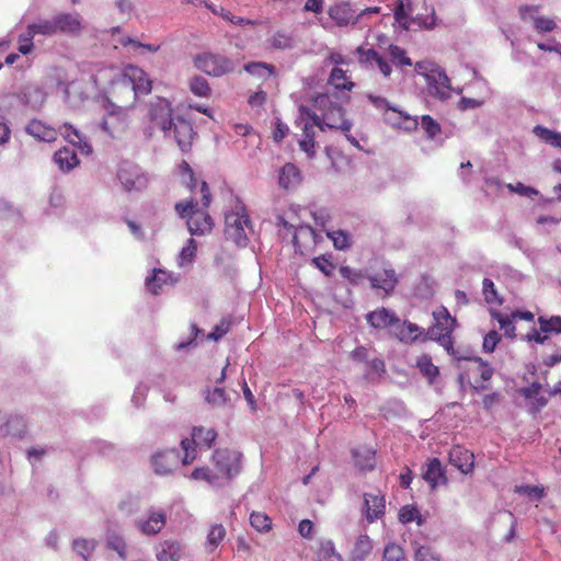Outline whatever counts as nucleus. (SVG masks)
<instances>
[{
  "instance_id": "obj_1",
  "label": "nucleus",
  "mask_w": 561,
  "mask_h": 561,
  "mask_svg": "<svg viewBox=\"0 0 561 561\" xmlns=\"http://www.w3.org/2000/svg\"><path fill=\"white\" fill-rule=\"evenodd\" d=\"M202 194V207H198V203L194 199L182 201L175 204L174 208L176 214L181 218H186L187 229L191 234L202 236L209 232L213 229V219L205 210L208 208L211 194L208 184L203 181L201 183Z\"/></svg>"
},
{
  "instance_id": "obj_2",
  "label": "nucleus",
  "mask_w": 561,
  "mask_h": 561,
  "mask_svg": "<svg viewBox=\"0 0 561 561\" xmlns=\"http://www.w3.org/2000/svg\"><path fill=\"white\" fill-rule=\"evenodd\" d=\"M152 81L149 76L137 66L125 68L121 80L113 84V92L117 95L126 94V102L133 107L138 95H147L151 92Z\"/></svg>"
},
{
  "instance_id": "obj_3",
  "label": "nucleus",
  "mask_w": 561,
  "mask_h": 561,
  "mask_svg": "<svg viewBox=\"0 0 561 561\" xmlns=\"http://www.w3.org/2000/svg\"><path fill=\"white\" fill-rule=\"evenodd\" d=\"M314 105L323 111L322 117H320L323 124V131L325 128L341 129L343 131L351 130L352 123L344 118V108L341 105L333 103L329 95H318L314 100Z\"/></svg>"
},
{
  "instance_id": "obj_4",
  "label": "nucleus",
  "mask_w": 561,
  "mask_h": 561,
  "mask_svg": "<svg viewBox=\"0 0 561 561\" xmlns=\"http://www.w3.org/2000/svg\"><path fill=\"white\" fill-rule=\"evenodd\" d=\"M298 116L296 118L297 126L301 127L304 138L299 141L300 149L310 158L314 156V127L323 131V124L320 116L307 106H299Z\"/></svg>"
},
{
  "instance_id": "obj_5",
  "label": "nucleus",
  "mask_w": 561,
  "mask_h": 561,
  "mask_svg": "<svg viewBox=\"0 0 561 561\" xmlns=\"http://www.w3.org/2000/svg\"><path fill=\"white\" fill-rule=\"evenodd\" d=\"M435 324L424 334L423 341H437L446 350L451 346V333L454 331L456 319L453 318L445 307H439L433 312Z\"/></svg>"
},
{
  "instance_id": "obj_6",
  "label": "nucleus",
  "mask_w": 561,
  "mask_h": 561,
  "mask_svg": "<svg viewBox=\"0 0 561 561\" xmlns=\"http://www.w3.org/2000/svg\"><path fill=\"white\" fill-rule=\"evenodd\" d=\"M116 178L124 191L128 193L141 192L149 183L148 173L141 167L128 160H124L118 164Z\"/></svg>"
},
{
  "instance_id": "obj_7",
  "label": "nucleus",
  "mask_w": 561,
  "mask_h": 561,
  "mask_svg": "<svg viewBox=\"0 0 561 561\" xmlns=\"http://www.w3.org/2000/svg\"><path fill=\"white\" fill-rule=\"evenodd\" d=\"M104 107L106 115L100 123V128L110 137L115 138L125 130L127 126V111L130 107L127 104L117 105L110 100H106Z\"/></svg>"
},
{
  "instance_id": "obj_8",
  "label": "nucleus",
  "mask_w": 561,
  "mask_h": 561,
  "mask_svg": "<svg viewBox=\"0 0 561 561\" xmlns=\"http://www.w3.org/2000/svg\"><path fill=\"white\" fill-rule=\"evenodd\" d=\"M194 62L197 69L214 77H221L234 70V62L231 59L211 53L196 56Z\"/></svg>"
},
{
  "instance_id": "obj_9",
  "label": "nucleus",
  "mask_w": 561,
  "mask_h": 561,
  "mask_svg": "<svg viewBox=\"0 0 561 561\" xmlns=\"http://www.w3.org/2000/svg\"><path fill=\"white\" fill-rule=\"evenodd\" d=\"M247 229L250 227V218L244 213H230L226 215V234L240 247H245L248 243Z\"/></svg>"
},
{
  "instance_id": "obj_10",
  "label": "nucleus",
  "mask_w": 561,
  "mask_h": 561,
  "mask_svg": "<svg viewBox=\"0 0 561 561\" xmlns=\"http://www.w3.org/2000/svg\"><path fill=\"white\" fill-rule=\"evenodd\" d=\"M241 453L231 449H217L213 459L219 473L231 478L239 473L241 463Z\"/></svg>"
},
{
  "instance_id": "obj_11",
  "label": "nucleus",
  "mask_w": 561,
  "mask_h": 561,
  "mask_svg": "<svg viewBox=\"0 0 561 561\" xmlns=\"http://www.w3.org/2000/svg\"><path fill=\"white\" fill-rule=\"evenodd\" d=\"M170 101L156 96L149 104V117L162 131H168V126L175 119Z\"/></svg>"
},
{
  "instance_id": "obj_12",
  "label": "nucleus",
  "mask_w": 561,
  "mask_h": 561,
  "mask_svg": "<svg viewBox=\"0 0 561 561\" xmlns=\"http://www.w3.org/2000/svg\"><path fill=\"white\" fill-rule=\"evenodd\" d=\"M16 98L19 103L33 111H38L43 107L46 101L45 91L37 84H25L21 87L19 92L8 94L7 98Z\"/></svg>"
},
{
  "instance_id": "obj_13",
  "label": "nucleus",
  "mask_w": 561,
  "mask_h": 561,
  "mask_svg": "<svg viewBox=\"0 0 561 561\" xmlns=\"http://www.w3.org/2000/svg\"><path fill=\"white\" fill-rule=\"evenodd\" d=\"M164 134L165 136L173 135L182 152H187L191 149L192 140L195 135L192 124L182 117H176L168 126V131Z\"/></svg>"
},
{
  "instance_id": "obj_14",
  "label": "nucleus",
  "mask_w": 561,
  "mask_h": 561,
  "mask_svg": "<svg viewBox=\"0 0 561 561\" xmlns=\"http://www.w3.org/2000/svg\"><path fill=\"white\" fill-rule=\"evenodd\" d=\"M426 83L431 95L439 100H447L450 98L453 91L450 80L442 68L431 75L426 80Z\"/></svg>"
},
{
  "instance_id": "obj_15",
  "label": "nucleus",
  "mask_w": 561,
  "mask_h": 561,
  "mask_svg": "<svg viewBox=\"0 0 561 561\" xmlns=\"http://www.w3.org/2000/svg\"><path fill=\"white\" fill-rule=\"evenodd\" d=\"M26 433V423L22 416L7 415L0 412V437L22 438Z\"/></svg>"
},
{
  "instance_id": "obj_16",
  "label": "nucleus",
  "mask_w": 561,
  "mask_h": 561,
  "mask_svg": "<svg viewBox=\"0 0 561 561\" xmlns=\"http://www.w3.org/2000/svg\"><path fill=\"white\" fill-rule=\"evenodd\" d=\"M302 179L300 169L294 163H285L278 170V185L285 191L297 188L301 184Z\"/></svg>"
},
{
  "instance_id": "obj_17",
  "label": "nucleus",
  "mask_w": 561,
  "mask_h": 561,
  "mask_svg": "<svg viewBox=\"0 0 561 561\" xmlns=\"http://www.w3.org/2000/svg\"><path fill=\"white\" fill-rule=\"evenodd\" d=\"M364 511L368 523H374L385 515L386 500L383 495L375 493L364 494Z\"/></svg>"
},
{
  "instance_id": "obj_18",
  "label": "nucleus",
  "mask_w": 561,
  "mask_h": 561,
  "mask_svg": "<svg viewBox=\"0 0 561 561\" xmlns=\"http://www.w3.org/2000/svg\"><path fill=\"white\" fill-rule=\"evenodd\" d=\"M328 14L340 27H344L350 24L354 25L358 22V16H356L351 5L346 2H340L329 7Z\"/></svg>"
},
{
  "instance_id": "obj_19",
  "label": "nucleus",
  "mask_w": 561,
  "mask_h": 561,
  "mask_svg": "<svg viewBox=\"0 0 561 561\" xmlns=\"http://www.w3.org/2000/svg\"><path fill=\"white\" fill-rule=\"evenodd\" d=\"M57 33L77 36L81 33L82 22L78 13H59L54 16Z\"/></svg>"
},
{
  "instance_id": "obj_20",
  "label": "nucleus",
  "mask_w": 561,
  "mask_h": 561,
  "mask_svg": "<svg viewBox=\"0 0 561 561\" xmlns=\"http://www.w3.org/2000/svg\"><path fill=\"white\" fill-rule=\"evenodd\" d=\"M179 463V453L175 449H169L157 453L152 456V467L157 474H168L172 472Z\"/></svg>"
},
{
  "instance_id": "obj_21",
  "label": "nucleus",
  "mask_w": 561,
  "mask_h": 561,
  "mask_svg": "<svg viewBox=\"0 0 561 561\" xmlns=\"http://www.w3.org/2000/svg\"><path fill=\"white\" fill-rule=\"evenodd\" d=\"M393 333L404 344H412L419 340L423 341L424 334H426L421 327L407 320L403 322L399 320V324L394 327Z\"/></svg>"
},
{
  "instance_id": "obj_22",
  "label": "nucleus",
  "mask_w": 561,
  "mask_h": 561,
  "mask_svg": "<svg viewBox=\"0 0 561 561\" xmlns=\"http://www.w3.org/2000/svg\"><path fill=\"white\" fill-rule=\"evenodd\" d=\"M167 516L163 512L151 510L146 519L137 522V528L147 536H153L165 526Z\"/></svg>"
},
{
  "instance_id": "obj_23",
  "label": "nucleus",
  "mask_w": 561,
  "mask_h": 561,
  "mask_svg": "<svg viewBox=\"0 0 561 561\" xmlns=\"http://www.w3.org/2000/svg\"><path fill=\"white\" fill-rule=\"evenodd\" d=\"M367 322L376 329L392 328L399 324V318L394 311L387 308H380L375 311L367 313Z\"/></svg>"
},
{
  "instance_id": "obj_24",
  "label": "nucleus",
  "mask_w": 561,
  "mask_h": 561,
  "mask_svg": "<svg viewBox=\"0 0 561 561\" xmlns=\"http://www.w3.org/2000/svg\"><path fill=\"white\" fill-rule=\"evenodd\" d=\"M473 454L460 446H455L449 451V462L467 474L472 471L474 466Z\"/></svg>"
},
{
  "instance_id": "obj_25",
  "label": "nucleus",
  "mask_w": 561,
  "mask_h": 561,
  "mask_svg": "<svg viewBox=\"0 0 561 561\" xmlns=\"http://www.w3.org/2000/svg\"><path fill=\"white\" fill-rule=\"evenodd\" d=\"M422 477L431 485L432 489H435L439 484H445L447 482V478L443 470L442 463L437 458H433L426 463Z\"/></svg>"
},
{
  "instance_id": "obj_26",
  "label": "nucleus",
  "mask_w": 561,
  "mask_h": 561,
  "mask_svg": "<svg viewBox=\"0 0 561 561\" xmlns=\"http://www.w3.org/2000/svg\"><path fill=\"white\" fill-rule=\"evenodd\" d=\"M373 288L391 293L398 284V277L393 268L385 267L380 273L368 276Z\"/></svg>"
},
{
  "instance_id": "obj_27",
  "label": "nucleus",
  "mask_w": 561,
  "mask_h": 561,
  "mask_svg": "<svg viewBox=\"0 0 561 561\" xmlns=\"http://www.w3.org/2000/svg\"><path fill=\"white\" fill-rule=\"evenodd\" d=\"M158 561H180L182 557V547L175 540H164L156 548Z\"/></svg>"
},
{
  "instance_id": "obj_28",
  "label": "nucleus",
  "mask_w": 561,
  "mask_h": 561,
  "mask_svg": "<svg viewBox=\"0 0 561 561\" xmlns=\"http://www.w3.org/2000/svg\"><path fill=\"white\" fill-rule=\"evenodd\" d=\"M25 131L35 139L47 142L55 140L57 135L54 128L45 125L42 121L38 119L30 121L25 126Z\"/></svg>"
},
{
  "instance_id": "obj_29",
  "label": "nucleus",
  "mask_w": 561,
  "mask_h": 561,
  "mask_svg": "<svg viewBox=\"0 0 561 561\" xmlns=\"http://www.w3.org/2000/svg\"><path fill=\"white\" fill-rule=\"evenodd\" d=\"M61 134L73 146H77L84 154L92 152V146L87 141L85 137L73 126L65 124L61 127Z\"/></svg>"
},
{
  "instance_id": "obj_30",
  "label": "nucleus",
  "mask_w": 561,
  "mask_h": 561,
  "mask_svg": "<svg viewBox=\"0 0 561 561\" xmlns=\"http://www.w3.org/2000/svg\"><path fill=\"white\" fill-rule=\"evenodd\" d=\"M205 401L214 409H222L230 405V396L221 387H208L204 391Z\"/></svg>"
},
{
  "instance_id": "obj_31",
  "label": "nucleus",
  "mask_w": 561,
  "mask_h": 561,
  "mask_svg": "<svg viewBox=\"0 0 561 561\" xmlns=\"http://www.w3.org/2000/svg\"><path fill=\"white\" fill-rule=\"evenodd\" d=\"M355 466L364 471L375 468V450L368 447H359L352 450Z\"/></svg>"
},
{
  "instance_id": "obj_32",
  "label": "nucleus",
  "mask_w": 561,
  "mask_h": 561,
  "mask_svg": "<svg viewBox=\"0 0 561 561\" xmlns=\"http://www.w3.org/2000/svg\"><path fill=\"white\" fill-rule=\"evenodd\" d=\"M54 161L62 172L71 171L79 163L76 152L67 147L55 152Z\"/></svg>"
},
{
  "instance_id": "obj_33",
  "label": "nucleus",
  "mask_w": 561,
  "mask_h": 561,
  "mask_svg": "<svg viewBox=\"0 0 561 561\" xmlns=\"http://www.w3.org/2000/svg\"><path fill=\"white\" fill-rule=\"evenodd\" d=\"M373 550L371 539L367 535H360L352 549V561H363Z\"/></svg>"
},
{
  "instance_id": "obj_34",
  "label": "nucleus",
  "mask_w": 561,
  "mask_h": 561,
  "mask_svg": "<svg viewBox=\"0 0 561 561\" xmlns=\"http://www.w3.org/2000/svg\"><path fill=\"white\" fill-rule=\"evenodd\" d=\"M385 122L391 124L392 126L403 128L408 131L415 130L419 126V121L416 116L412 117L403 112L401 116L399 113L393 114L392 116H386Z\"/></svg>"
},
{
  "instance_id": "obj_35",
  "label": "nucleus",
  "mask_w": 561,
  "mask_h": 561,
  "mask_svg": "<svg viewBox=\"0 0 561 561\" xmlns=\"http://www.w3.org/2000/svg\"><path fill=\"white\" fill-rule=\"evenodd\" d=\"M217 433L214 428H206L203 426H195L192 430V438L194 442L206 448H209L213 442L216 439Z\"/></svg>"
},
{
  "instance_id": "obj_36",
  "label": "nucleus",
  "mask_w": 561,
  "mask_h": 561,
  "mask_svg": "<svg viewBox=\"0 0 561 561\" xmlns=\"http://www.w3.org/2000/svg\"><path fill=\"white\" fill-rule=\"evenodd\" d=\"M37 34L44 36H54L58 34L54 16L51 19L39 20L38 22L28 25V35Z\"/></svg>"
},
{
  "instance_id": "obj_37",
  "label": "nucleus",
  "mask_w": 561,
  "mask_h": 561,
  "mask_svg": "<svg viewBox=\"0 0 561 561\" xmlns=\"http://www.w3.org/2000/svg\"><path fill=\"white\" fill-rule=\"evenodd\" d=\"M329 83L332 84L336 90H352L354 82L348 80L346 73L341 68H333L329 77Z\"/></svg>"
},
{
  "instance_id": "obj_38",
  "label": "nucleus",
  "mask_w": 561,
  "mask_h": 561,
  "mask_svg": "<svg viewBox=\"0 0 561 561\" xmlns=\"http://www.w3.org/2000/svg\"><path fill=\"white\" fill-rule=\"evenodd\" d=\"M271 46L276 49H290L295 47V38L291 33L284 30L276 31L270 39Z\"/></svg>"
},
{
  "instance_id": "obj_39",
  "label": "nucleus",
  "mask_w": 561,
  "mask_h": 561,
  "mask_svg": "<svg viewBox=\"0 0 561 561\" xmlns=\"http://www.w3.org/2000/svg\"><path fill=\"white\" fill-rule=\"evenodd\" d=\"M96 547V541L94 539H85V538H77L72 541L73 551L80 556L84 561L93 553Z\"/></svg>"
},
{
  "instance_id": "obj_40",
  "label": "nucleus",
  "mask_w": 561,
  "mask_h": 561,
  "mask_svg": "<svg viewBox=\"0 0 561 561\" xmlns=\"http://www.w3.org/2000/svg\"><path fill=\"white\" fill-rule=\"evenodd\" d=\"M416 367L420 369L422 375L430 380V382H433L439 374L438 367L432 363L431 356L426 354H423L417 358Z\"/></svg>"
},
{
  "instance_id": "obj_41",
  "label": "nucleus",
  "mask_w": 561,
  "mask_h": 561,
  "mask_svg": "<svg viewBox=\"0 0 561 561\" xmlns=\"http://www.w3.org/2000/svg\"><path fill=\"white\" fill-rule=\"evenodd\" d=\"M534 134L543 142L549 144L556 148H561V134L548 129L543 126L537 125L534 127Z\"/></svg>"
},
{
  "instance_id": "obj_42",
  "label": "nucleus",
  "mask_w": 561,
  "mask_h": 561,
  "mask_svg": "<svg viewBox=\"0 0 561 561\" xmlns=\"http://www.w3.org/2000/svg\"><path fill=\"white\" fill-rule=\"evenodd\" d=\"M366 98L369 100V102L378 110L383 112V116H392L393 114L399 113L400 116L402 115V112L399 111L397 107L391 106L389 101L386 98L375 95L373 93H367Z\"/></svg>"
},
{
  "instance_id": "obj_43",
  "label": "nucleus",
  "mask_w": 561,
  "mask_h": 561,
  "mask_svg": "<svg viewBox=\"0 0 561 561\" xmlns=\"http://www.w3.org/2000/svg\"><path fill=\"white\" fill-rule=\"evenodd\" d=\"M197 250L196 241L193 238L187 240L186 245L181 250L178 256V264L181 267L191 265L195 259Z\"/></svg>"
},
{
  "instance_id": "obj_44",
  "label": "nucleus",
  "mask_w": 561,
  "mask_h": 561,
  "mask_svg": "<svg viewBox=\"0 0 561 561\" xmlns=\"http://www.w3.org/2000/svg\"><path fill=\"white\" fill-rule=\"evenodd\" d=\"M243 68L248 73L257 76L261 78L271 77L272 75H274V69H275L273 65H270L266 62H261V61H252V62L245 64Z\"/></svg>"
},
{
  "instance_id": "obj_45",
  "label": "nucleus",
  "mask_w": 561,
  "mask_h": 561,
  "mask_svg": "<svg viewBox=\"0 0 561 561\" xmlns=\"http://www.w3.org/2000/svg\"><path fill=\"white\" fill-rule=\"evenodd\" d=\"M191 92L199 98H208L211 93L207 79L201 76H195L190 81Z\"/></svg>"
},
{
  "instance_id": "obj_46",
  "label": "nucleus",
  "mask_w": 561,
  "mask_h": 561,
  "mask_svg": "<svg viewBox=\"0 0 561 561\" xmlns=\"http://www.w3.org/2000/svg\"><path fill=\"white\" fill-rule=\"evenodd\" d=\"M318 558L319 561H343L341 554L335 550L334 543L331 540L321 542Z\"/></svg>"
},
{
  "instance_id": "obj_47",
  "label": "nucleus",
  "mask_w": 561,
  "mask_h": 561,
  "mask_svg": "<svg viewBox=\"0 0 561 561\" xmlns=\"http://www.w3.org/2000/svg\"><path fill=\"white\" fill-rule=\"evenodd\" d=\"M168 274L162 270H154V273L151 277H147L146 286L148 290L152 294L157 295L161 290L162 286L167 284Z\"/></svg>"
},
{
  "instance_id": "obj_48",
  "label": "nucleus",
  "mask_w": 561,
  "mask_h": 561,
  "mask_svg": "<svg viewBox=\"0 0 561 561\" xmlns=\"http://www.w3.org/2000/svg\"><path fill=\"white\" fill-rule=\"evenodd\" d=\"M538 323L540 325V330L543 333H561V317L553 316L551 318L539 317Z\"/></svg>"
},
{
  "instance_id": "obj_49",
  "label": "nucleus",
  "mask_w": 561,
  "mask_h": 561,
  "mask_svg": "<svg viewBox=\"0 0 561 561\" xmlns=\"http://www.w3.org/2000/svg\"><path fill=\"white\" fill-rule=\"evenodd\" d=\"M251 526L260 533L268 531L272 527L271 518L261 512H252L250 515Z\"/></svg>"
},
{
  "instance_id": "obj_50",
  "label": "nucleus",
  "mask_w": 561,
  "mask_h": 561,
  "mask_svg": "<svg viewBox=\"0 0 561 561\" xmlns=\"http://www.w3.org/2000/svg\"><path fill=\"white\" fill-rule=\"evenodd\" d=\"M226 536V529L221 524H215L210 527L207 535V546L214 550L224 540Z\"/></svg>"
},
{
  "instance_id": "obj_51",
  "label": "nucleus",
  "mask_w": 561,
  "mask_h": 561,
  "mask_svg": "<svg viewBox=\"0 0 561 561\" xmlns=\"http://www.w3.org/2000/svg\"><path fill=\"white\" fill-rule=\"evenodd\" d=\"M389 56L396 66H412L411 58L408 57L405 49L397 45H390L388 48Z\"/></svg>"
},
{
  "instance_id": "obj_52",
  "label": "nucleus",
  "mask_w": 561,
  "mask_h": 561,
  "mask_svg": "<svg viewBox=\"0 0 561 561\" xmlns=\"http://www.w3.org/2000/svg\"><path fill=\"white\" fill-rule=\"evenodd\" d=\"M482 293L484 299L490 305H501L502 299L499 297L494 283L490 278H484L482 282Z\"/></svg>"
},
{
  "instance_id": "obj_53",
  "label": "nucleus",
  "mask_w": 561,
  "mask_h": 561,
  "mask_svg": "<svg viewBox=\"0 0 561 561\" xmlns=\"http://www.w3.org/2000/svg\"><path fill=\"white\" fill-rule=\"evenodd\" d=\"M328 237L332 240L337 250H346L351 247L350 234L343 230L329 231Z\"/></svg>"
},
{
  "instance_id": "obj_54",
  "label": "nucleus",
  "mask_w": 561,
  "mask_h": 561,
  "mask_svg": "<svg viewBox=\"0 0 561 561\" xmlns=\"http://www.w3.org/2000/svg\"><path fill=\"white\" fill-rule=\"evenodd\" d=\"M492 318L499 322L501 329L504 330V334L507 337L515 336V325L510 316L503 314L500 311H495V312H492Z\"/></svg>"
},
{
  "instance_id": "obj_55",
  "label": "nucleus",
  "mask_w": 561,
  "mask_h": 561,
  "mask_svg": "<svg viewBox=\"0 0 561 561\" xmlns=\"http://www.w3.org/2000/svg\"><path fill=\"white\" fill-rule=\"evenodd\" d=\"M419 124L430 139H435V137L440 133L439 124L430 115L421 116V122Z\"/></svg>"
},
{
  "instance_id": "obj_56",
  "label": "nucleus",
  "mask_w": 561,
  "mask_h": 561,
  "mask_svg": "<svg viewBox=\"0 0 561 561\" xmlns=\"http://www.w3.org/2000/svg\"><path fill=\"white\" fill-rule=\"evenodd\" d=\"M405 556L403 549L397 543H388L385 547L382 561H404Z\"/></svg>"
},
{
  "instance_id": "obj_57",
  "label": "nucleus",
  "mask_w": 561,
  "mask_h": 561,
  "mask_svg": "<svg viewBox=\"0 0 561 561\" xmlns=\"http://www.w3.org/2000/svg\"><path fill=\"white\" fill-rule=\"evenodd\" d=\"M232 321L229 317L222 318L219 323H217L213 331L207 335L209 340L218 341L225 334H227L231 329Z\"/></svg>"
},
{
  "instance_id": "obj_58",
  "label": "nucleus",
  "mask_w": 561,
  "mask_h": 561,
  "mask_svg": "<svg viewBox=\"0 0 561 561\" xmlns=\"http://www.w3.org/2000/svg\"><path fill=\"white\" fill-rule=\"evenodd\" d=\"M399 520L402 524H408L413 520H416L419 525L422 523L419 510L412 505L401 507L399 511Z\"/></svg>"
},
{
  "instance_id": "obj_59",
  "label": "nucleus",
  "mask_w": 561,
  "mask_h": 561,
  "mask_svg": "<svg viewBox=\"0 0 561 561\" xmlns=\"http://www.w3.org/2000/svg\"><path fill=\"white\" fill-rule=\"evenodd\" d=\"M340 274L352 285H358L366 278L365 274L360 270H355L350 266H341Z\"/></svg>"
},
{
  "instance_id": "obj_60",
  "label": "nucleus",
  "mask_w": 561,
  "mask_h": 561,
  "mask_svg": "<svg viewBox=\"0 0 561 561\" xmlns=\"http://www.w3.org/2000/svg\"><path fill=\"white\" fill-rule=\"evenodd\" d=\"M196 445L197 444L194 442L193 438L192 439L183 438L181 440V447L184 451V456L182 458L183 465H188L196 458V449H195Z\"/></svg>"
},
{
  "instance_id": "obj_61",
  "label": "nucleus",
  "mask_w": 561,
  "mask_h": 561,
  "mask_svg": "<svg viewBox=\"0 0 561 561\" xmlns=\"http://www.w3.org/2000/svg\"><path fill=\"white\" fill-rule=\"evenodd\" d=\"M411 22L423 28H434L436 26V15L434 9H431V13L428 15L417 14L416 16L411 18Z\"/></svg>"
},
{
  "instance_id": "obj_62",
  "label": "nucleus",
  "mask_w": 561,
  "mask_h": 561,
  "mask_svg": "<svg viewBox=\"0 0 561 561\" xmlns=\"http://www.w3.org/2000/svg\"><path fill=\"white\" fill-rule=\"evenodd\" d=\"M439 68L440 67L437 64L430 60H422L415 64L416 73L424 77L425 80H427L431 75H433Z\"/></svg>"
},
{
  "instance_id": "obj_63",
  "label": "nucleus",
  "mask_w": 561,
  "mask_h": 561,
  "mask_svg": "<svg viewBox=\"0 0 561 561\" xmlns=\"http://www.w3.org/2000/svg\"><path fill=\"white\" fill-rule=\"evenodd\" d=\"M415 561H440V558L432 548L420 546L415 550Z\"/></svg>"
},
{
  "instance_id": "obj_64",
  "label": "nucleus",
  "mask_w": 561,
  "mask_h": 561,
  "mask_svg": "<svg viewBox=\"0 0 561 561\" xmlns=\"http://www.w3.org/2000/svg\"><path fill=\"white\" fill-rule=\"evenodd\" d=\"M312 264L320 270L325 276H331L334 270L333 263L325 255L312 259Z\"/></svg>"
}]
</instances>
